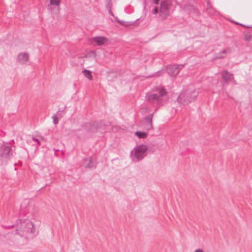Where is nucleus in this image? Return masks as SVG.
<instances>
[{"instance_id": "obj_1", "label": "nucleus", "mask_w": 252, "mask_h": 252, "mask_svg": "<svg viewBox=\"0 0 252 252\" xmlns=\"http://www.w3.org/2000/svg\"><path fill=\"white\" fill-rule=\"evenodd\" d=\"M2 226L6 229L16 226V231L14 234L16 237L19 236L20 237L23 236L24 235L21 234V232L22 233L24 232H30L31 233H34L32 222L28 219H25L23 220L19 219L16 220L15 223L10 225H2Z\"/></svg>"}, {"instance_id": "obj_2", "label": "nucleus", "mask_w": 252, "mask_h": 252, "mask_svg": "<svg viewBox=\"0 0 252 252\" xmlns=\"http://www.w3.org/2000/svg\"><path fill=\"white\" fill-rule=\"evenodd\" d=\"M155 93H148L145 96L146 101L158 105H162L166 101L164 97L167 95V92L163 86H159L155 89Z\"/></svg>"}, {"instance_id": "obj_3", "label": "nucleus", "mask_w": 252, "mask_h": 252, "mask_svg": "<svg viewBox=\"0 0 252 252\" xmlns=\"http://www.w3.org/2000/svg\"><path fill=\"white\" fill-rule=\"evenodd\" d=\"M198 92L195 89L189 88L179 95L177 100L179 104L185 105L195 100Z\"/></svg>"}, {"instance_id": "obj_4", "label": "nucleus", "mask_w": 252, "mask_h": 252, "mask_svg": "<svg viewBox=\"0 0 252 252\" xmlns=\"http://www.w3.org/2000/svg\"><path fill=\"white\" fill-rule=\"evenodd\" d=\"M148 149V146L146 145H136L130 153L131 160L134 162H139L142 160L146 157Z\"/></svg>"}, {"instance_id": "obj_5", "label": "nucleus", "mask_w": 252, "mask_h": 252, "mask_svg": "<svg viewBox=\"0 0 252 252\" xmlns=\"http://www.w3.org/2000/svg\"><path fill=\"white\" fill-rule=\"evenodd\" d=\"M11 148L9 146L3 144L0 149V164L6 165L10 160V157L12 155Z\"/></svg>"}, {"instance_id": "obj_6", "label": "nucleus", "mask_w": 252, "mask_h": 252, "mask_svg": "<svg viewBox=\"0 0 252 252\" xmlns=\"http://www.w3.org/2000/svg\"><path fill=\"white\" fill-rule=\"evenodd\" d=\"M160 8L159 10L160 16L163 19H166L169 15L170 7L171 5V3L168 0H162L160 2Z\"/></svg>"}, {"instance_id": "obj_7", "label": "nucleus", "mask_w": 252, "mask_h": 252, "mask_svg": "<svg viewBox=\"0 0 252 252\" xmlns=\"http://www.w3.org/2000/svg\"><path fill=\"white\" fill-rule=\"evenodd\" d=\"M184 66V64H170L168 65L166 68L167 73L171 76H176L179 73L181 69Z\"/></svg>"}, {"instance_id": "obj_8", "label": "nucleus", "mask_w": 252, "mask_h": 252, "mask_svg": "<svg viewBox=\"0 0 252 252\" xmlns=\"http://www.w3.org/2000/svg\"><path fill=\"white\" fill-rule=\"evenodd\" d=\"M101 123L92 122L85 124L84 127L88 132H95L99 130Z\"/></svg>"}, {"instance_id": "obj_9", "label": "nucleus", "mask_w": 252, "mask_h": 252, "mask_svg": "<svg viewBox=\"0 0 252 252\" xmlns=\"http://www.w3.org/2000/svg\"><path fill=\"white\" fill-rule=\"evenodd\" d=\"M156 111V109L154 111V112L153 113L146 116L144 118V120H143L144 127L147 130L152 129L153 128V124H152V120H153L154 114Z\"/></svg>"}, {"instance_id": "obj_10", "label": "nucleus", "mask_w": 252, "mask_h": 252, "mask_svg": "<svg viewBox=\"0 0 252 252\" xmlns=\"http://www.w3.org/2000/svg\"><path fill=\"white\" fill-rule=\"evenodd\" d=\"M221 77L224 83L223 84V86H224L225 83H228L231 82L234 79L233 75L230 72H229L227 70H223L221 72Z\"/></svg>"}, {"instance_id": "obj_11", "label": "nucleus", "mask_w": 252, "mask_h": 252, "mask_svg": "<svg viewBox=\"0 0 252 252\" xmlns=\"http://www.w3.org/2000/svg\"><path fill=\"white\" fill-rule=\"evenodd\" d=\"M28 60L29 55L28 53H20L18 56V61L22 64L26 63L28 62Z\"/></svg>"}, {"instance_id": "obj_12", "label": "nucleus", "mask_w": 252, "mask_h": 252, "mask_svg": "<svg viewBox=\"0 0 252 252\" xmlns=\"http://www.w3.org/2000/svg\"><path fill=\"white\" fill-rule=\"evenodd\" d=\"M83 160L84 162V167L85 168H91L95 167L92 157H90L89 158H85Z\"/></svg>"}, {"instance_id": "obj_13", "label": "nucleus", "mask_w": 252, "mask_h": 252, "mask_svg": "<svg viewBox=\"0 0 252 252\" xmlns=\"http://www.w3.org/2000/svg\"><path fill=\"white\" fill-rule=\"evenodd\" d=\"M183 10L185 11H187L189 14H190L192 12H194L195 14L198 13L197 10L194 8L193 6L190 4H185L183 7Z\"/></svg>"}, {"instance_id": "obj_14", "label": "nucleus", "mask_w": 252, "mask_h": 252, "mask_svg": "<svg viewBox=\"0 0 252 252\" xmlns=\"http://www.w3.org/2000/svg\"><path fill=\"white\" fill-rule=\"evenodd\" d=\"M93 40L94 42H96L99 46L103 45L105 42L107 41V39L106 37L102 36H97L93 38Z\"/></svg>"}, {"instance_id": "obj_15", "label": "nucleus", "mask_w": 252, "mask_h": 252, "mask_svg": "<svg viewBox=\"0 0 252 252\" xmlns=\"http://www.w3.org/2000/svg\"><path fill=\"white\" fill-rule=\"evenodd\" d=\"M207 4L206 10L208 13L210 14H213L215 12V9L213 7L212 5L210 0H205Z\"/></svg>"}, {"instance_id": "obj_16", "label": "nucleus", "mask_w": 252, "mask_h": 252, "mask_svg": "<svg viewBox=\"0 0 252 252\" xmlns=\"http://www.w3.org/2000/svg\"><path fill=\"white\" fill-rule=\"evenodd\" d=\"M228 51V49H225L222 50L220 52L217 54L216 57V59H221L225 57V55L226 54Z\"/></svg>"}, {"instance_id": "obj_17", "label": "nucleus", "mask_w": 252, "mask_h": 252, "mask_svg": "<svg viewBox=\"0 0 252 252\" xmlns=\"http://www.w3.org/2000/svg\"><path fill=\"white\" fill-rule=\"evenodd\" d=\"M135 135L139 138H145L147 136V133L143 131H137L135 132Z\"/></svg>"}, {"instance_id": "obj_18", "label": "nucleus", "mask_w": 252, "mask_h": 252, "mask_svg": "<svg viewBox=\"0 0 252 252\" xmlns=\"http://www.w3.org/2000/svg\"><path fill=\"white\" fill-rule=\"evenodd\" d=\"M83 72L84 73V76L86 78L89 79L90 80H92L93 77H92V72H91V71L90 70L84 69L83 71Z\"/></svg>"}, {"instance_id": "obj_19", "label": "nucleus", "mask_w": 252, "mask_h": 252, "mask_svg": "<svg viewBox=\"0 0 252 252\" xmlns=\"http://www.w3.org/2000/svg\"><path fill=\"white\" fill-rule=\"evenodd\" d=\"M114 18L115 20L122 26H128L131 24L129 22H126L119 20L117 17H115Z\"/></svg>"}, {"instance_id": "obj_20", "label": "nucleus", "mask_w": 252, "mask_h": 252, "mask_svg": "<svg viewBox=\"0 0 252 252\" xmlns=\"http://www.w3.org/2000/svg\"><path fill=\"white\" fill-rule=\"evenodd\" d=\"M61 2V0H50V3L52 5L58 6Z\"/></svg>"}, {"instance_id": "obj_21", "label": "nucleus", "mask_w": 252, "mask_h": 252, "mask_svg": "<svg viewBox=\"0 0 252 252\" xmlns=\"http://www.w3.org/2000/svg\"><path fill=\"white\" fill-rule=\"evenodd\" d=\"M52 119H53V123L55 125H56L57 124H58L59 123V121H58V118L55 115H54L52 116Z\"/></svg>"}, {"instance_id": "obj_22", "label": "nucleus", "mask_w": 252, "mask_h": 252, "mask_svg": "<svg viewBox=\"0 0 252 252\" xmlns=\"http://www.w3.org/2000/svg\"><path fill=\"white\" fill-rule=\"evenodd\" d=\"M158 12V7H155L152 11L153 14H156Z\"/></svg>"}, {"instance_id": "obj_23", "label": "nucleus", "mask_w": 252, "mask_h": 252, "mask_svg": "<svg viewBox=\"0 0 252 252\" xmlns=\"http://www.w3.org/2000/svg\"><path fill=\"white\" fill-rule=\"evenodd\" d=\"M252 38V35L251 34H247L245 36V39L246 41H248L250 40V39Z\"/></svg>"}, {"instance_id": "obj_24", "label": "nucleus", "mask_w": 252, "mask_h": 252, "mask_svg": "<svg viewBox=\"0 0 252 252\" xmlns=\"http://www.w3.org/2000/svg\"><path fill=\"white\" fill-rule=\"evenodd\" d=\"M32 139L34 141L37 142L38 145H40V141H39V139H38L36 138H34V137H32Z\"/></svg>"}, {"instance_id": "obj_25", "label": "nucleus", "mask_w": 252, "mask_h": 252, "mask_svg": "<svg viewBox=\"0 0 252 252\" xmlns=\"http://www.w3.org/2000/svg\"><path fill=\"white\" fill-rule=\"evenodd\" d=\"M194 252H204L201 249H196Z\"/></svg>"}, {"instance_id": "obj_26", "label": "nucleus", "mask_w": 252, "mask_h": 252, "mask_svg": "<svg viewBox=\"0 0 252 252\" xmlns=\"http://www.w3.org/2000/svg\"><path fill=\"white\" fill-rule=\"evenodd\" d=\"M159 0H154V3L156 4H158Z\"/></svg>"}, {"instance_id": "obj_27", "label": "nucleus", "mask_w": 252, "mask_h": 252, "mask_svg": "<svg viewBox=\"0 0 252 252\" xmlns=\"http://www.w3.org/2000/svg\"><path fill=\"white\" fill-rule=\"evenodd\" d=\"M109 13L110 15H111L112 16H114V14H113V12H112V10H111V9H110V10H109Z\"/></svg>"}, {"instance_id": "obj_28", "label": "nucleus", "mask_w": 252, "mask_h": 252, "mask_svg": "<svg viewBox=\"0 0 252 252\" xmlns=\"http://www.w3.org/2000/svg\"><path fill=\"white\" fill-rule=\"evenodd\" d=\"M245 27L247 28H252V26H244Z\"/></svg>"}]
</instances>
